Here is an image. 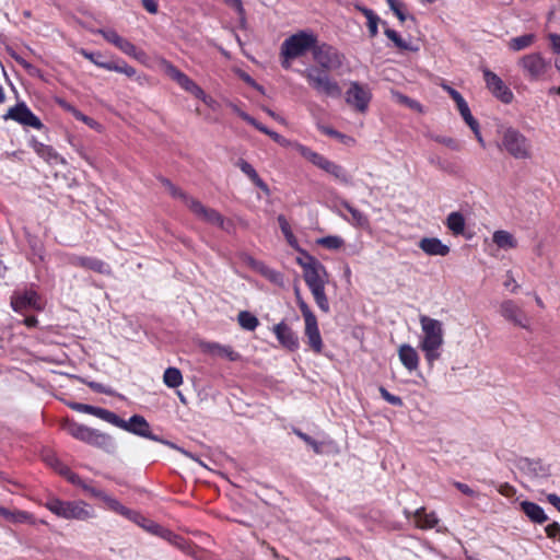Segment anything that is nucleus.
<instances>
[{
    "mask_svg": "<svg viewBox=\"0 0 560 560\" xmlns=\"http://www.w3.org/2000/svg\"><path fill=\"white\" fill-rule=\"evenodd\" d=\"M4 120H14L22 126L32 127L37 130L45 128L42 120L27 107L24 102H19L14 106L10 107L8 112L2 116Z\"/></svg>",
    "mask_w": 560,
    "mask_h": 560,
    "instance_id": "12",
    "label": "nucleus"
},
{
    "mask_svg": "<svg viewBox=\"0 0 560 560\" xmlns=\"http://www.w3.org/2000/svg\"><path fill=\"white\" fill-rule=\"evenodd\" d=\"M424 352L425 360L430 365L441 357L440 348L442 345H422L420 346Z\"/></svg>",
    "mask_w": 560,
    "mask_h": 560,
    "instance_id": "46",
    "label": "nucleus"
},
{
    "mask_svg": "<svg viewBox=\"0 0 560 560\" xmlns=\"http://www.w3.org/2000/svg\"><path fill=\"white\" fill-rule=\"evenodd\" d=\"M163 382L170 388H177L183 384V375L179 369L170 366L164 371Z\"/></svg>",
    "mask_w": 560,
    "mask_h": 560,
    "instance_id": "38",
    "label": "nucleus"
},
{
    "mask_svg": "<svg viewBox=\"0 0 560 560\" xmlns=\"http://www.w3.org/2000/svg\"><path fill=\"white\" fill-rule=\"evenodd\" d=\"M258 273L273 284H277V285L283 284V275L280 271H277V270L270 268L266 264L262 265V267L259 269Z\"/></svg>",
    "mask_w": 560,
    "mask_h": 560,
    "instance_id": "43",
    "label": "nucleus"
},
{
    "mask_svg": "<svg viewBox=\"0 0 560 560\" xmlns=\"http://www.w3.org/2000/svg\"><path fill=\"white\" fill-rule=\"evenodd\" d=\"M101 500L106 504V506L110 511H113L119 515H122L124 517H126L135 523H140V520H144V516L141 513L126 508L117 499L108 495L107 493H104V495Z\"/></svg>",
    "mask_w": 560,
    "mask_h": 560,
    "instance_id": "21",
    "label": "nucleus"
},
{
    "mask_svg": "<svg viewBox=\"0 0 560 560\" xmlns=\"http://www.w3.org/2000/svg\"><path fill=\"white\" fill-rule=\"evenodd\" d=\"M30 145L36 152L38 156L44 159L46 162H65L63 159L57 153V151L51 147L39 142L35 137H32L30 140Z\"/></svg>",
    "mask_w": 560,
    "mask_h": 560,
    "instance_id": "26",
    "label": "nucleus"
},
{
    "mask_svg": "<svg viewBox=\"0 0 560 560\" xmlns=\"http://www.w3.org/2000/svg\"><path fill=\"white\" fill-rule=\"evenodd\" d=\"M293 147L304 159H306L316 167L331 175L341 184L351 185V176L342 165L328 160L324 155L313 151L311 148L299 142H295Z\"/></svg>",
    "mask_w": 560,
    "mask_h": 560,
    "instance_id": "4",
    "label": "nucleus"
},
{
    "mask_svg": "<svg viewBox=\"0 0 560 560\" xmlns=\"http://www.w3.org/2000/svg\"><path fill=\"white\" fill-rule=\"evenodd\" d=\"M79 54L83 56L85 59L90 60L92 63L97 66L98 68L108 70V71H115L118 73H122L127 75L128 78L136 77V80L142 84V80L145 78L142 75H137V70L132 66L128 65L124 59H108L106 56L101 51H90L88 49L81 48L79 50Z\"/></svg>",
    "mask_w": 560,
    "mask_h": 560,
    "instance_id": "6",
    "label": "nucleus"
},
{
    "mask_svg": "<svg viewBox=\"0 0 560 560\" xmlns=\"http://www.w3.org/2000/svg\"><path fill=\"white\" fill-rule=\"evenodd\" d=\"M73 265L93 270L98 273H106L108 272V266L101 259L95 257H84L80 256L77 257L73 261Z\"/></svg>",
    "mask_w": 560,
    "mask_h": 560,
    "instance_id": "33",
    "label": "nucleus"
},
{
    "mask_svg": "<svg viewBox=\"0 0 560 560\" xmlns=\"http://www.w3.org/2000/svg\"><path fill=\"white\" fill-rule=\"evenodd\" d=\"M68 406L78 412H84L92 416H95L106 422L109 421V417L112 411L105 408L82 404V402H69Z\"/></svg>",
    "mask_w": 560,
    "mask_h": 560,
    "instance_id": "31",
    "label": "nucleus"
},
{
    "mask_svg": "<svg viewBox=\"0 0 560 560\" xmlns=\"http://www.w3.org/2000/svg\"><path fill=\"white\" fill-rule=\"evenodd\" d=\"M516 467L532 478L547 479L551 475L550 465L545 464L540 458L521 457L517 459Z\"/></svg>",
    "mask_w": 560,
    "mask_h": 560,
    "instance_id": "18",
    "label": "nucleus"
},
{
    "mask_svg": "<svg viewBox=\"0 0 560 560\" xmlns=\"http://www.w3.org/2000/svg\"><path fill=\"white\" fill-rule=\"evenodd\" d=\"M207 350L210 354L219 357V358H226L231 362H235L241 360V354L233 350L231 346H222L217 342L208 343Z\"/></svg>",
    "mask_w": 560,
    "mask_h": 560,
    "instance_id": "32",
    "label": "nucleus"
},
{
    "mask_svg": "<svg viewBox=\"0 0 560 560\" xmlns=\"http://www.w3.org/2000/svg\"><path fill=\"white\" fill-rule=\"evenodd\" d=\"M536 39L535 34H524L522 36L513 37L509 42V48L513 51L523 50L534 44Z\"/></svg>",
    "mask_w": 560,
    "mask_h": 560,
    "instance_id": "40",
    "label": "nucleus"
},
{
    "mask_svg": "<svg viewBox=\"0 0 560 560\" xmlns=\"http://www.w3.org/2000/svg\"><path fill=\"white\" fill-rule=\"evenodd\" d=\"M98 34H101L105 40L113 44L118 48L119 44L121 43L122 38L115 30H98Z\"/></svg>",
    "mask_w": 560,
    "mask_h": 560,
    "instance_id": "49",
    "label": "nucleus"
},
{
    "mask_svg": "<svg viewBox=\"0 0 560 560\" xmlns=\"http://www.w3.org/2000/svg\"><path fill=\"white\" fill-rule=\"evenodd\" d=\"M502 148L515 159L529 156V144L524 135L514 128H505L502 132Z\"/></svg>",
    "mask_w": 560,
    "mask_h": 560,
    "instance_id": "9",
    "label": "nucleus"
},
{
    "mask_svg": "<svg viewBox=\"0 0 560 560\" xmlns=\"http://www.w3.org/2000/svg\"><path fill=\"white\" fill-rule=\"evenodd\" d=\"M12 57L14 58V60H15V61L21 66V67H23V68L27 71V73H28L30 75H33V77H35V75H39L40 70H39L37 67L33 66L31 62L26 61L24 58H22V57H21V56H19V55H15V54H14V55H12Z\"/></svg>",
    "mask_w": 560,
    "mask_h": 560,
    "instance_id": "54",
    "label": "nucleus"
},
{
    "mask_svg": "<svg viewBox=\"0 0 560 560\" xmlns=\"http://www.w3.org/2000/svg\"><path fill=\"white\" fill-rule=\"evenodd\" d=\"M548 39L550 42L552 51L557 55H560V34L550 33L548 35Z\"/></svg>",
    "mask_w": 560,
    "mask_h": 560,
    "instance_id": "64",
    "label": "nucleus"
},
{
    "mask_svg": "<svg viewBox=\"0 0 560 560\" xmlns=\"http://www.w3.org/2000/svg\"><path fill=\"white\" fill-rule=\"evenodd\" d=\"M399 360L402 365L409 370L413 371L418 369L419 365V355L418 352L409 345L400 346L398 350Z\"/></svg>",
    "mask_w": 560,
    "mask_h": 560,
    "instance_id": "30",
    "label": "nucleus"
},
{
    "mask_svg": "<svg viewBox=\"0 0 560 560\" xmlns=\"http://www.w3.org/2000/svg\"><path fill=\"white\" fill-rule=\"evenodd\" d=\"M483 79L487 88L502 103L509 104L513 100L512 91L504 84L502 79L489 69L483 70Z\"/></svg>",
    "mask_w": 560,
    "mask_h": 560,
    "instance_id": "17",
    "label": "nucleus"
},
{
    "mask_svg": "<svg viewBox=\"0 0 560 560\" xmlns=\"http://www.w3.org/2000/svg\"><path fill=\"white\" fill-rule=\"evenodd\" d=\"M11 306L14 312L26 314L30 311L40 312L44 302L40 295L33 289L15 290L11 295Z\"/></svg>",
    "mask_w": 560,
    "mask_h": 560,
    "instance_id": "8",
    "label": "nucleus"
},
{
    "mask_svg": "<svg viewBox=\"0 0 560 560\" xmlns=\"http://www.w3.org/2000/svg\"><path fill=\"white\" fill-rule=\"evenodd\" d=\"M242 260L248 266L250 267L253 270L255 271H259V269L262 267V265L265 264L264 261H260V260H257L256 258H254L253 256L248 255V254H244L242 256Z\"/></svg>",
    "mask_w": 560,
    "mask_h": 560,
    "instance_id": "62",
    "label": "nucleus"
},
{
    "mask_svg": "<svg viewBox=\"0 0 560 560\" xmlns=\"http://www.w3.org/2000/svg\"><path fill=\"white\" fill-rule=\"evenodd\" d=\"M164 70L166 74L186 92L190 93L196 98L202 101L206 98L205 91L172 62L164 60Z\"/></svg>",
    "mask_w": 560,
    "mask_h": 560,
    "instance_id": "13",
    "label": "nucleus"
},
{
    "mask_svg": "<svg viewBox=\"0 0 560 560\" xmlns=\"http://www.w3.org/2000/svg\"><path fill=\"white\" fill-rule=\"evenodd\" d=\"M237 114H238V116L244 121H246L247 124L252 125L253 127H255L260 132H262V133L268 132V128L265 125H262L261 122H259L256 118L250 116L249 114H247V113H245L243 110H240V109H237Z\"/></svg>",
    "mask_w": 560,
    "mask_h": 560,
    "instance_id": "51",
    "label": "nucleus"
},
{
    "mask_svg": "<svg viewBox=\"0 0 560 560\" xmlns=\"http://www.w3.org/2000/svg\"><path fill=\"white\" fill-rule=\"evenodd\" d=\"M407 518H410L412 513L408 510L404 511ZM413 516L417 520L418 527L422 529H430L438 525L439 520L434 512L427 513L424 508H419L415 513Z\"/></svg>",
    "mask_w": 560,
    "mask_h": 560,
    "instance_id": "28",
    "label": "nucleus"
},
{
    "mask_svg": "<svg viewBox=\"0 0 560 560\" xmlns=\"http://www.w3.org/2000/svg\"><path fill=\"white\" fill-rule=\"evenodd\" d=\"M382 25L384 26V34L394 43L395 47L408 51L417 50V48L412 47L409 43L402 39L395 30L387 27L386 21H382Z\"/></svg>",
    "mask_w": 560,
    "mask_h": 560,
    "instance_id": "36",
    "label": "nucleus"
},
{
    "mask_svg": "<svg viewBox=\"0 0 560 560\" xmlns=\"http://www.w3.org/2000/svg\"><path fill=\"white\" fill-rule=\"evenodd\" d=\"M252 182L253 184L258 187L259 189H261L266 194H269L270 190H269V187L268 185L259 177L258 173L256 172V170L252 171L250 174H248L247 176Z\"/></svg>",
    "mask_w": 560,
    "mask_h": 560,
    "instance_id": "58",
    "label": "nucleus"
},
{
    "mask_svg": "<svg viewBox=\"0 0 560 560\" xmlns=\"http://www.w3.org/2000/svg\"><path fill=\"white\" fill-rule=\"evenodd\" d=\"M32 515L25 511L14 510L10 522L12 523H26L31 520Z\"/></svg>",
    "mask_w": 560,
    "mask_h": 560,
    "instance_id": "61",
    "label": "nucleus"
},
{
    "mask_svg": "<svg viewBox=\"0 0 560 560\" xmlns=\"http://www.w3.org/2000/svg\"><path fill=\"white\" fill-rule=\"evenodd\" d=\"M313 59L318 67L311 66L300 71L308 85L318 94L327 97L339 98L342 90L339 83L329 77V72L342 68L346 57L335 46L325 42H316L313 50Z\"/></svg>",
    "mask_w": 560,
    "mask_h": 560,
    "instance_id": "1",
    "label": "nucleus"
},
{
    "mask_svg": "<svg viewBox=\"0 0 560 560\" xmlns=\"http://www.w3.org/2000/svg\"><path fill=\"white\" fill-rule=\"evenodd\" d=\"M277 220H278L280 230H281L282 234L284 235L288 244L292 248H299V242H298L295 235L293 234L287 218L283 214H279Z\"/></svg>",
    "mask_w": 560,
    "mask_h": 560,
    "instance_id": "41",
    "label": "nucleus"
},
{
    "mask_svg": "<svg viewBox=\"0 0 560 560\" xmlns=\"http://www.w3.org/2000/svg\"><path fill=\"white\" fill-rule=\"evenodd\" d=\"M84 492H86L88 494H90L91 497L95 498V499H102L103 495H104V491L101 490V489H97L95 487H92L90 486L89 483H86L85 481H83V483L81 485L80 487Z\"/></svg>",
    "mask_w": 560,
    "mask_h": 560,
    "instance_id": "63",
    "label": "nucleus"
},
{
    "mask_svg": "<svg viewBox=\"0 0 560 560\" xmlns=\"http://www.w3.org/2000/svg\"><path fill=\"white\" fill-rule=\"evenodd\" d=\"M118 49L127 56L136 58L137 60H141L143 57H145V52L143 50L138 49L136 45L126 38H122Z\"/></svg>",
    "mask_w": 560,
    "mask_h": 560,
    "instance_id": "44",
    "label": "nucleus"
},
{
    "mask_svg": "<svg viewBox=\"0 0 560 560\" xmlns=\"http://www.w3.org/2000/svg\"><path fill=\"white\" fill-rule=\"evenodd\" d=\"M446 226L454 235H462L465 231V218L458 212L454 211L447 215Z\"/></svg>",
    "mask_w": 560,
    "mask_h": 560,
    "instance_id": "35",
    "label": "nucleus"
},
{
    "mask_svg": "<svg viewBox=\"0 0 560 560\" xmlns=\"http://www.w3.org/2000/svg\"><path fill=\"white\" fill-rule=\"evenodd\" d=\"M45 506L58 517L66 520L86 521L95 516L93 508L84 501H62L50 498Z\"/></svg>",
    "mask_w": 560,
    "mask_h": 560,
    "instance_id": "5",
    "label": "nucleus"
},
{
    "mask_svg": "<svg viewBox=\"0 0 560 560\" xmlns=\"http://www.w3.org/2000/svg\"><path fill=\"white\" fill-rule=\"evenodd\" d=\"M434 140L447 148H450L451 150H454V151H459L460 150V144L459 142L454 139V138H451V137H444V136H436L434 138Z\"/></svg>",
    "mask_w": 560,
    "mask_h": 560,
    "instance_id": "56",
    "label": "nucleus"
},
{
    "mask_svg": "<svg viewBox=\"0 0 560 560\" xmlns=\"http://www.w3.org/2000/svg\"><path fill=\"white\" fill-rule=\"evenodd\" d=\"M240 326L248 331H253L259 325L258 318L248 311H241L237 315Z\"/></svg>",
    "mask_w": 560,
    "mask_h": 560,
    "instance_id": "42",
    "label": "nucleus"
},
{
    "mask_svg": "<svg viewBox=\"0 0 560 560\" xmlns=\"http://www.w3.org/2000/svg\"><path fill=\"white\" fill-rule=\"evenodd\" d=\"M545 532L548 538L560 540V525L557 522H552L545 527Z\"/></svg>",
    "mask_w": 560,
    "mask_h": 560,
    "instance_id": "60",
    "label": "nucleus"
},
{
    "mask_svg": "<svg viewBox=\"0 0 560 560\" xmlns=\"http://www.w3.org/2000/svg\"><path fill=\"white\" fill-rule=\"evenodd\" d=\"M63 108L71 113L75 119L80 120V121H83L84 124H86L88 126L90 127H95V126H98V124L91 117L86 116L85 114H83L81 110H79L75 106L71 105V104H68L66 102H61L60 103Z\"/></svg>",
    "mask_w": 560,
    "mask_h": 560,
    "instance_id": "45",
    "label": "nucleus"
},
{
    "mask_svg": "<svg viewBox=\"0 0 560 560\" xmlns=\"http://www.w3.org/2000/svg\"><path fill=\"white\" fill-rule=\"evenodd\" d=\"M62 429L74 439L102 448L107 453H113L116 450L114 439L109 434L103 433L96 429L77 423L73 420H66L62 423Z\"/></svg>",
    "mask_w": 560,
    "mask_h": 560,
    "instance_id": "2",
    "label": "nucleus"
},
{
    "mask_svg": "<svg viewBox=\"0 0 560 560\" xmlns=\"http://www.w3.org/2000/svg\"><path fill=\"white\" fill-rule=\"evenodd\" d=\"M378 390L381 397L388 404L396 407H401L404 405V401L399 396L390 394L385 387L381 386Z\"/></svg>",
    "mask_w": 560,
    "mask_h": 560,
    "instance_id": "53",
    "label": "nucleus"
},
{
    "mask_svg": "<svg viewBox=\"0 0 560 560\" xmlns=\"http://www.w3.org/2000/svg\"><path fill=\"white\" fill-rule=\"evenodd\" d=\"M386 2L398 20L404 23L408 18L405 13V4L399 0H386Z\"/></svg>",
    "mask_w": 560,
    "mask_h": 560,
    "instance_id": "48",
    "label": "nucleus"
},
{
    "mask_svg": "<svg viewBox=\"0 0 560 560\" xmlns=\"http://www.w3.org/2000/svg\"><path fill=\"white\" fill-rule=\"evenodd\" d=\"M317 244L328 249H339L343 245V240L340 236L328 235L317 240Z\"/></svg>",
    "mask_w": 560,
    "mask_h": 560,
    "instance_id": "47",
    "label": "nucleus"
},
{
    "mask_svg": "<svg viewBox=\"0 0 560 560\" xmlns=\"http://www.w3.org/2000/svg\"><path fill=\"white\" fill-rule=\"evenodd\" d=\"M493 242L500 248H515L517 246V242L514 236L508 231H497L493 233Z\"/></svg>",
    "mask_w": 560,
    "mask_h": 560,
    "instance_id": "39",
    "label": "nucleus"
},
{
    "mask_svg": "<svg viewBox=\"0 0 560 560\" xmlns=\"http://www.w3.org/2000/svg\"><path fill=\"white\" fill-rule=\"evenodd\" d=\"M452 100L456 103L460 116L466 124L475 122V117L471 115L469 106L463 95L455 89L444 85Z\"/></svg>",
    "mask_w": 560,
    "mask_h": 560,
    "instance_id": "29",
    "label": "nucleus"
},
{
    "mask_svg": "<svg viewBox=\"0 0 560 560\" xmlns=\"http://www.w3.org/2000/svg\"><path fill=\"white\" fill-rule=\"evenodd\" d=\"M305 337L307 343L315 353H320L323 350V340L318 329L317 318H313L305 322Z\"/></svg>",
    "mask_w": 560,
    "mask_h": 560,
    "instance_id": "23",
    "label": "nucleus"
},
{
    "mask_svg": "<svg viewBox=\"0 0 560 560\" xmlns=\"http://www.w3.org/2000/svg\"><path fill=\"white\" fill-rule=\"evenodd\" d=\"M26 242L31 252L30 260L36 265L37 262H43L45 259V246L40 237L31 234L30 232L25 233Z\"/></svg>",
    "mask_w": 560,
    "mask_h": 560,
    "instance_id": "27",
    "label": "nucleus"
},
{
    "mask_svg": "<svg viewBox=\"0 0 560 560\" xmlns=\"http://www.w3.org/2000/svg\"><path fill=\"white\" fill-rule=\"evenodd\" d=\"M419 247L430 256H446L450 254V247L442 243L438 237H423L419 242Z\"/></svg>",
    "mask_w": 560,
    "mask_h": 560,
    "instance_id": "24",
    "label": "nucleus"
},
{
    "mask_svg": "<svg viewBox=\"0 0 560 560\" xmlns=\"http://www.w3.org/2000/svg\"><path fill=\"white\" fill-rule=\"evenodd\" d=\"M273 332L283 348L289 351L299 349L300 342L298 334L283 320L273 326Z\"/></svg>",
    "mask_w": 560,
    "mask_h": 560,
    "instance_id": "19",
    "label": "nucleus"
},
{
    "mask_svg": "<svg viewBox=\"0 0 560 560\" xmlns=\"http://www.w3.org/2000/svg\"><path fill=\"white\" fill-rule=\"evenodd\" d=\"M319 130L326 136L338 139L342 143H346L347 140H351V138H349L348 136L339 132L338 130L329 126H319Z\"/></svg>",
    "mask_w": 560,
    "mask_h": 560,
    "instance_id": "55",
    "label": "nucleus"
},
{
    "mask_svg": "<svg viewBox=\"0 0 560 560\" xmlns=\"http://www.w3.org/2000/svg\"><path fill=\"white\" fill-rule=\"evenodd\" d=\"M108 423L135 435L145 438L154 442H159L171 448L180 450L173 442L167 441L162 436L152 433L150 423L141 415H133L129 418V420H124L118 415L112 411Z\"/></svg>",
    "mask_w": 560,
    "mask_h": 560,
    "instance_id": "3",
    "label": "nucleus"
},
{
    "mask_svg": "<svg viewBox=\"0 0 560 560\" xmlns=\"http://www.w3.org/2000/svg\"><path fill=\"white\" fill-rule=\"evenodd\" d=\"M171 196L173 198H177V199H180L188 209H190V201H195L196 199L189 195H187L184 190H182L180 188L176 187L175 185H173L170 189H168Z\"/></svg>",
    "mask_w": 560,
    "mask_h": 560,
    "instance_id": "50",
    "label": "nucleus"
},
{
    "mask_svg": "<svg viewBox=\"0 0 560 560\" xmlns=\"http://www.w3.org/2000/svg\"><path fill=\"white\" fill-rule=\"evenodd\" d=\"M189 210L202 221L218 225L219 228L228 232H230V228L233 225L231 221L225 222V219L215 209L205 207L197 199L195 201H190Z\"/></svg>",
    "mask_w": 560,
    "mask_h": 560,
    "instance_id": "15",
    "label": "nucleus"
},
{
    "mask_svg": "<svg viewBox=\"0 0 560 560\" xmlns=\"http://www.w3.org/2000/svg\"><path fill=\"white\" fill-rule=\"evenodd\" d=\"M521 511L528 517V520L536 524H544L548 521L544 509L535 502L522 501L520 503Z\"/></svg>",
    "mask_w": 560,
    "mask_h": 560,
    "instance_id": "25",
    "label": "nucleus"
},
{
    "mask_svg": "<svg viewBox=\"0 0 560 560\" xmlns=\"http://www.w3.org/2000/svg\"><path fill=\"white\" fill-rule=\"evenodd\" d=\"M372 100L371 90L366 84L351 81L346 92V103L359 113H365Z\"/></svg>",
    "mask_w": 560,
    "mask_h": 560,
    "instance_id": "11",
    "label": "nucleus"
},
{
    "mask_svg": "<svg viewBox=\"0 0 560 560\" xmlns=\"http://www.w3.org/2000/svg\"><path fill=\"white\" fill-rule=\"evenodd\" d=\"M101 500L106 504V506L110 511H113L119 515H122L124 517H126L135 523H140V520H144V516L141 513L126 508L117 499L108 495L107 493H104V495Z\"/></svg>",
    "mask_w": 560,
    "mask_h": 560,
    "instance_id": "22",
    "label": "nucleus"
},
{
    "mask_svg": "<svg viewBox=\"0 0 560 560\" xmlns=\"http://www.w3.org/2000/svg\"><path fill=\"white\" fill-rule=\"evenodd\" d=\"M340 205L351 214V224L359 228L369 226V218L357 208L352 207L349 201L341 200Z\"/></svg>",
    "mask_w": 560,
    "mask_h": 560,
    "instance_id": "34",
    "label": "nucleus"
},
{
    "mask_svg": "<svg viewBox=\"0 0 560 560\" xmlns=\"http://www.w3.org/2000/svg\"><path fill=\"white\" fill-rule=\"evenodd\" d=\"M316 42L317 36L314 33L300 31L285 38L281 47L285 50L288 57L300 58L308 51L313 54Z\"/></svg>",
    "mask_w": 560,
    "mask_h": 560,
    "instance_id": "7",
    "label": "nucleus"
},
{
    "mask_svg": "<svg viewBox=\"0 0 560 560\" xmlns=\"http://www.w3.org/2000/svg\"><path fill=\"white\" fill-rule=\"evenodd\" d=\"M308 289L311 290V292L314 296V300H315L317 306L319 307V310L323 311L324 313H329L330 305H329V301H328V298L325 292V284L316 285V287L308 288Z\"/></svg>",
    "mask_w": 560,
    "mask_h": 560,
    "instance_id": "37",
    "label": "nucleus"
},
{
    "mask_svg": "<svg viewBox=\"0 0 560 560\" xmlns=\"http://www.w3.org/2000/svg\"><path fill=\"white\" fill-rule=\"evenodd\" d=\"M500 314L515 326L527 328V316L524 311L514 303V301H503L500 306Z\"/></svg>",
    "mask_w": 560,
    "mask_h": 560,
    "instance_id": "20",
    "label": "nucleus"
},
{
    "mask_svg": "<svg viewBox=\"0 0 560 560\" xmlns=\"http://www.w3.org/2000/svg\"><path fill=\"white\" fill-rule=\"evenodd\" d=\"M453 486L467 497L477 498L479 495L477 491H475L472 488H470L468 485L464 482L453 481Z\"/></svg>",
    "mask_w": 560,
    "mask_h": 560,
    "instance_id": "59",
    "label": "nucleus"
},
{
    "mask_svg": "<svg viewBox=\"0 0 560 560\" xmlns=\"http://www.w3.org/2000/svg\"><path fill=\"white\" fill-rule=\"evenodd\" d=\"M518 66L526 78L530 81H538L551 68V62L545 59L540 52H532L520 58Z\"/></svg>",
    "mask_w": 560,
    "mask_h": 560,
    "instance_id": "10",
    "label": "nucleus"
},
{
    "mask_svg": "<svg viewBox=\"0 0 560 560\" xmlns=\"http://www.w3.org/2000/svg\"><path fill=\"white\" fill-rule=\"evenodd\" d=\"M138 525H140L141 527H143L144 529H147L149 533H152L154 535H160L163 526L159 525L158 523L151 521V520H148L144 517V520H140V523H137Z\"/></svg>",
    "mask_w": 560,
    "mask_h": 560,
    "instance_id": "57",
    "label": "nucleus"
},
{
    "mask_svg": "<svg viewBox=\"0 0 560 560\" xmlns=\"http://www.w3.org/2000/svg\"><path fill=\"white\" fill-rule=\"evenodd\" d=\"M294 432L301 440H303L306 444H308L316 454L322 453V443L317 442L312 436L302 432L301 430H294Z\"/></svg>",
    "mask_w": 560,
    "mask_h": 560,
    "instance_id": "52",
    "label": "nucleus"
},
{
    "mask_svg": "<svg viewBox=\"0 0 560 560\" xmlns=\"http://www.w3.org/2000/svg\"><path fill=\"white\" fill-rule=\"evenodd\" d=\"M421 328L423 331L422 345H443V325L440 320L431 318L427 315H420L419 317Z\"/></svg>",
    "mask_w": 560,
    "mask_h": 560,
    "instance_id": "14",
    "label": "nucleus"
},
{
    "mask_svg": "<svg viewBox=\"0 0 560 560\" xmlns=\"http://www.w3.org/2000/svg\"><path fill=\"white\" fill-rule=\"evenodd\" d=\"M310 262L302 264L303 278L308 288L325 284L326 267L316 258H307Z\"/></svg>",
    "mask_w": 560,
    "mask_h": 560,
    "instance_id": "16",
    "label": "nucleus"
}]
</instances>
